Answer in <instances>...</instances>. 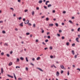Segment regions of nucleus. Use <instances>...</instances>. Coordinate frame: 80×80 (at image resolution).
Here are the masks:
<instances>
[{
    "instance_id": "c756f323",
    "label": "nucleus",
    "mask_w": 80,
    "mask_h": 80,
    "mask_svg": "<svg viewBox=\"0 0 80 80\" xmlns=\"http://www.w3.org/2000/svg\"><path fill=\"white\" fill-rule=\"evenodd\" d=\"M34 14H35V12L34 11H33L32 12V15H34Z\"/></svg>"
},
{
    "instance_id": "7ed1b4c3",
    "label": "nucleus",
    "mask_w": 80,
    "mask_h": 80,
    "mask_svg": "<svg viewBox=\"0 0 80 80\" xmlns=\"http://www.w3.org/2000/svg\"><path fill=\"white\" fill-rule=\"evenodd\" d=\"M37 69H38V70H40V71H41V72H43V70H42V69H41V68H37Z\"/></svg>"
},
{
    "instance_id": "8fccbe9b",
    "label": "nucleus",
    "mask_w": 80,
    "mask_h": 80,
    "mask_svg": "<svg viewBox=\"0 0 80 80\" xmlns=\"http://www.w3.org/2000/svg\"><path fill=\"white\" fill-rule=\"evenodd\" d=\"M19 20H21L22 19V17H20L18 18Z\"/></svg>"
},
{
    "instance_id": "603ef678",
    "label": "nucleus",
    "mask_w": 80,
    "mask_h": 80,
    "mask_svg": "<svg viewBox=\"0 0 80 80\" xmlns=\"http://www.w3.org/2000/svg\"><path fill=\"white\" fill-rule=\"evenodd\" d=\"M12 53H13V51H11L10 52V54H12Z\"/></svg>"
},
{
    "instance_id": "58836bf2",
    "label": "nucleus",
    "mask_w": 80,
    "mask_h": 80,
    "mask_svg": "<svg viewBox=\"0 0 80 80\" xmlns=\"http://www.w3.org/2000/svg\"><path fill=\"white\" fill-rule=\"evenodd\" d=\"M33 27L34 28H35V24H33Z\"/></svg>"
},
{
    "instance_id": "3c124183",
    "label": "nucleus",
    "mask_w": 80,
    "mask_h": 80,
    "mask_svg": "<svg viewBox=\"0 0 80 80\" xmlns=\"http://www.w3.org/2000/svg\"><path fill=\"white\" fill-rule=\"evenodd\" d=\"M48 38H50V36H48Z\"/></svg>"
},
{
    "instance_id": "79ce46f5",
    "label": "nucleus",
    "mask_w": 80,
    "mask_h": 80,
    "mask_svg": "<svg viewBox=\"0 0 80 80\" xmlns=\"http://www.w3.org/2000/svg\"><path fill=\"white\" fill-rule=\"evenodd\" d=\"M18 80H22V78H18Z\"/></svg>"
},
{
    "instance_id": "864d4df0",
    "label": "nucleus",
    "mask_w": 80,
    "mask_h": 80,
    "mask_svg": "<svg viewBox=\"0 0 80 80\" xmlns=\"http://www.w3.org/2000/svg\"><path fill=\"white\" fill-rule=\"evenodd\" d=\"M77 70H79V72H80V69L78 68L77 69Z\"/></svg>"
},
{
    "instance_id": "a211bd4d",
    "label": "nucleus",
    "mask_w": 80,
    "mask_h": 80,
    "mask_svg": "<svg viewBox=\"0 0 80 80\" xmlns=\"http://www.w3.org/2000/svg\"><path fill=\"white\" fill-rule=\"evenodd\" d=\"M40 57H38L37 58V60H40Z\"/></svg>"
},
{
    "instance_id": "338daca9",
    "label": "nucleus",
    "mask_w": 80,
    "mask_h": 80,
    "mask_svg": "<svg viewBox=\"0 0 80 80\" xmlns=\"http://www.w3.org/2000/svg\"><path fill=\"white\" fill-rule=\"evenodd\" d=\"M63 13H66V11H63Z\"/></svg>"
},
{
    "instance_id": "7c9ffc66",
    "label": "nucleus",
    "mask_w": 80,
    "mask_h": 80,
    "mask_svg": "<svg viewBox=\"0 0 80 80\" xmlns=\"http://www.w3.org/2000/svg\"><path fill=\"white\" fill-rule=\"evenodd\" d=\"M66 45L68 46L69 45V42H68L66 43Z\"/></svg>"
},
{
    "instance_id": "0eeeda50",
    "label": "nucleus",
    "mask_w": 80,
    "mask_h": 80,
    "mask_svg": "<svg viewBox=\"0 0 80 80\" xmlns=\"http://www.w3.org/2000/svg\"><path fill=\"white\" fill-rule=\"evenodd\" d=\"M49 2H50L49 1H47L46 2V5H48V3H49Z\"/></svg>"
},
{
    "instance_id": "5fc2aeb1",
    "label": "nucleus",
    "mask_w": 80,
    "mask_h": 80,
    "mask_svg": "<svg viewBox=\"0 0 80 80\" xmlns=\"http://www.w3.org/2000/svg\"><path fill=\"white\" fill-rule=\"evenodd\" d=\"M53 56H50V58H53Z\"/></svg>"
},
{
    "instance_id": "ddd939ff",
    "label": "nucleus",
    "mask_w": 80,
    "mask_h": 80,
    "mask_svg": "<svg viewBox=\"0 0 80 80\" xmlns=\"http://www.w3.org/2000/svg\"><path fill=\"white\" fill-rule=\"evenodd\" d=\"M3 68H1V72L2 73H3Z\"/></svg>"
},
{
    "instance_id": "680f3d73",
    "label": "nucleus",
    "mask_w": 80,
    "mask_h": 80,
    "mask_svg": "<svg viewBox=\"0 0 80 80\" xmlns=\"http://www.w3.org/2000/svg\"><path fill=\"white\" fill-rule=\"evenodd\" d=\"M53 13H55V10H54L52 11Z\"/></svg>"
},
{
    "instance_id": "72a5a7b5",
    "label": "nucleus",
    "mask_w": 80,
    "mask_h": 80,
    "mask_svg": "<svg viewBox=\"0 0 80 80\" xmlns=\"http://www.w3.org/2000/svg\"><path fill=\"white\" fill-rule=\"evenodd\" d=\"M55 25H56V26H57V27H58V23H56L55 24Z\"/></svg>"
},
{
    "instance_id": "f257e3e1",
    "label": "nucleus",
    "mask_w": 80,
    "mask_h": 80,
    "mask_svg": "<svg viewBox=\"0 0 80 80\" xmlns=\"http://www.w3.org/2000/svg\"><path fill=\"white\" fill-rule=\"evenodd\" d=\"M28 23H29V21L28 20H27L25 22H24V23L25 24H28Z\"/></svg>"
},
{
    "instance_id": "c03bdc74",
    "label": "nucleus",
    "mask_w": 80,
    "mask_h": 80,
    "mask_svg": "<svg viewBox=\"0 0 80 80\" xmlns=\"http://www.w3.org/2000/svg\"><path fill=\"white\" fill-rule=\"evenodd\" d=\"M53 66L55 68H57V67H56V66H55V65H54V64H53Z\"/></svg>"
},
{
    "instance_id": "dca6fc26",
    "label": "nucleus",
    "mask_w": 80,
    "mask_h": 80,
    "mask_svg": "<svg viewBox=\"0 0 80 80\" xmlns=\"http://www.w3.org/2000/svg\"><path fill=\"white\" fill-rule=\"evenodd\" d=\"M41 30L42 31V33H44V30H43V29L42 28L41 29Z\"/></svg>"
},
{
    "instance_id": "a18cd8bd",
    "label": "nucleus",
    "mask_w": 80,
    "mask_h": 80,
    "mask_svg": "<svg viewBox=\"0 0 80 80\" xmlns=\"http://www.w3.org/2000/svg\"><path fill=\"white\" fill-rule=\"evenodd\" d=\"M62 30H59V33H61V32H62Z\"/></svg>"
},
{
    "instance_id": "9b49d317",
    "label": "nucleus",
    "mask_w": 80,
    "mask_h": 80,
    "mask_svg": "<svg viewBox=\"0 0 80 80\" xmlns=\"http://www.w3.org/2000/svg\"><path fill=\"white\" fill-rule=\"evenodd\" d=\"M12 64V62H10L9 64V66H11Z\"/></svg>"
},
{
    "instance_id": "a878e982",
    "label": "nucleus",
    "mask_w": 80,
    "mask_h": 80,
    "mask_svg": "<svg viewBox=\"0 0 80 80\" xmlns=\"http://www.w3.org/2000/svg\"><path fill=\"white\" fill-rule=\"evenodd\" d=\"M26 70H27V71L28 70V68L27 67L26 68Z\"/></svg>"
},
{
    "instance_id": "2f4dec72",
    "label": "nucleus",
    "mask_w": 80,
    "mask_h": 80,
    "mask_svg": "<svg viewBox=\"0 0 80 80\" xmlns=\"http://www.w3.org/2000/svg\"><path fill=\"white\" fill-rule=\"evenodd\" d=\"M2 32V33H6V32H5V31H3Z\"/></svg>"
},
{
    "instance_id": "39448f33",
    "label": "nucleus",
    "mask_w": 80,
    "mask_h": 80,
    "mask_svg": "<svg viewBox=\"0 0 80 80\" xmlns=\"http://www.w3.org/2000/svg\"><path fill=\"white\" fill-rule=\"evenodd\" d=\"M76 40L77 42H79V41H78V38H77L76 39Z\"/></svg>"
},
{
    "instance_id": "423d86ee",
    "label": "nucleus",
    "mask_w": 80,
    "mask_h": 80,
    "mask_svg": "<svg viewBox=\"0 0 80 80\" xmlns=\"http://www.w3.org/2000/svg\"><path fill=\"white\" fill-rule=\"evenodd\" d=\"M8 76L9 77H11V78H13V77L12 76H11L8 74Z\"/></svg>"
},
{
    "instance_id": "e2e57ef3",
    "label": "nucleus",
    "mask_w": 80,
    "mask_h": 80,
    "mask_svg": "<svg viewBox=\"0 0 80 80\" xmlns=\"http://www.w3.org/2000/svg\"><path fill=\"white\" fill-rule=\"evenodd\" d=\"M62 25H65V23H62Z\"/></svg>"
},
{
    "instance_id": "cd10ccee",
    "label": "nucleus",
    "mask_w": 80,
    "mask_h": 80,
    "mask_svg": "<svg viewBox=\"0 0 80 80\" xmlns=\"http://www.w3.org/2000/svg\"><path fill=\"white\" fill-rule=\"evenodd\" d=\"M77 55H76L75 56H74V58H77Z\"/></svg>"
},
{
    "instance_id": "de8ad7c7",
    "label": "nucleus",
    "mask_w": 80,
    "mask_h": 80,
    "mask_svg": "<svg viewBox=\"0 0 80 80\" xmlns=\"http://www.w3.org/2000/svg\"><path fill=\"white\" fill-rule=\"evenodd\" d=\"M38 42V39H36V42Z\"/></svg>"
},
{
    "instance_id": "6ab92c4d",
    "label": "nucleus",
    "mask_w": 80,
    "mask_h": 80,
    "mask_svg": "<svg viewBox=\"0 0 80 80\" xmlns=\"http://www.w3.org/2000/svg\"><path fill=\"white\" fill-rule=\"evenodd\" d=\"M42 3V0H40L39 2V3Z\"/></svg>"
},
{
    "instance_id": "1a4fd4ad",
    "label": "nucleus",
    "mask_w": 80,
    "mask_h": 80,
    "mask_svg": "<svg viewBox=\"0 0 80 80\" xmlns=\"http://www.w3.org/2000/svg\"><path fill=\"white\" fill-rule=\"evenodd\" d=\"M23 22H22V23H20V26H21V27H23Z\"/></svg>"
},
{
    "instance_id": "20e7f679",
    "label": "nucleus",
    "mask_w": 80,
    "mask_h": 80,
    "mask_svg": "<svg viewBox=\"0 0 80 80\" xmlns=\"http://www.w3.org/2000/svg\"><path fill=\"white\" fill-rule=\"evenodd\" d=\"M13 75L15 80H17V78L16 77V76H15V73H13Z\"/></svg>"
},
{
    "instance_id": "ea45409f",
    "label": "nucleus",
    "mask_w": 80,
    "mask_h": 80,
    "mask_svg": "<svg viewBox=\"0 0 80 80\" xmlns=\"http://www.w3.org/2000/svg\"><path fill=\"white\" fill-rule=\"evenodd\" d=\"M24 12H28V10L26 9L25 10Z\"/></svg>"
},
{
    "instance_id": "4c0bfd02",
    "label": "nucleus",
    "mask_w": 80,
    "mask_h": 80,
    "mask_svg": "<svg viewBox=\"0 0 80 80\" xmlns=\"http://www.w3.org/2000/svg\"><path fill=\"white\" fill-rule=\"evenodd\" d=\"M42 43L43 45H46V44L45 43V42H42Z\"/></svg>"
},
{
    "instance_id": "4d7b16f0",
    "label": "nucleus",
    "mask_w": 80,
    "mask_h": 80,
    "mask_svg": "<svg viewBox=\"0 0 80 80\" xmlns=\"http://www.w3.org/2000/svg\"><path fill=\"white\" fill-rule=\"evenodd\" d=\"M44 8H45L46 9H47V6H44Z\"/></svg>"
},
{
    "instance_id": "4468645a",
    "label": "nucleus",
    "mask_w": 80,
    "mask_h": 80,
    "mask_svg": "<svg viewBox=\"0 0 80 80\" xmlns=\"http://www.w3.org/2000/svg\"><path fill=\"white\" fill-rule=\"evenodd\" d=\"M72 53L73 55H75V51H74L72 50Z\"/></svg>"
},
{
    "instance_id": "e433bc0d",
    "label": "nucleus",
    "mask_w": 80,
    "mask_h": 80,
    "mask_svg": "<svg viewBox=\"0 0 80 80\" xmlns=\"http://www.w3.org/2000/svg\"><path fill=\"white\" fill-rule=\"evenodd\" d=\"M80 28H78V32H80Z\"/></svg>"
},
{
    "instance_id": "5701e85b",
    "label": "nucleus",
    "mask_w": 80,
    "mask_h": 80,
    "mask_svg": "<svg viewBox=\"0 0 80 80\" xmlns=\"http://www.w3.org/2000/svg\"><path fill=\"white\" fill-rule=\"evenodd\" d=\"M4 46L6 45V46H8V43H5L4 44Z\"/></svg>"
},
{
    "instance_id": "f704fd0d",
    "label": "nucleus",
    "mask_w": 80,
    "mask_h": 80,
    "mask_svg": "<svg viewBox=\"0 0 80 80\" xmlns=\"http://www.w3.org/2000/svg\"><path fill=\"white\" fill-rule=\"evenodd\" d=\"M11 10H12V11H13V10H14V9H13V8H10Z\"/></svg>"
},
{
    "instance_id": "2eb2a0df",
    "label": "nucleus",
    "mask_w": 80,
    "mask_h": 80,
    "mask_svg": "<svg viewBox=\"0 0 80 80\" xmlns=\"http://www.w3.org/2000/svg\"><path fill=\"white\" fill-rule=\"evenodd\" d=\"M52 7V5L51 4L48 5V7L49 8V7Z\"/></svg>"
},
{
    "instance_id": "37998d69",
    "label": "nucleus",
    "mask_w": 80,
    "mask_h": 80,
    "mask_svg": "<svg viewBox=\"0 0 80 80\" xmlns=\"http://www.w3.org/2000/svg\"><path fill=\"white\" fill-rule=\"evenodd\" d=\"M7 55L8 57H10V55L9 54H7Z\"/></svg>"
},
{
    "instance_id": "052dcab7",
    "label": "nucleus",
    "mask_w": 80,
    "mask_h": 80,
    "mask_svg": "<svg viewBox=\"0 0 80 80\" xmlns=\"http://www.w3.org/2000/svg\"><path fill=\"white\" fill-rule=\"evenodd\" d=\"M63 73V71H62L61 72V74H62V73Z\"/></svg>"
},
{
    "instance_id": "f03ea898",
    "label": "nucleus",
    "mask_w": 80,
    "mask_h": 80,
    "mask_svg": "<svg viewBox=\"0 0 80 80\" xmlns=\"http://www.w3.org/2000/svg\"><path fill=\"white\" fill-rule=\"evenodd\" d=\"M60 67L62 69H63V68H64V66H63V65H61Z\"/></svg>"
},
{
    "instance_id": "09e8293b",
    "label": "nucleus",
    "mask_w": 80,
    "mask_h": 80,
    "mask_svg": "<svg viewBox=\"0 0 80 80\" xmlns=\"http://www.w3.org/2000/svg\"><path fill=\"white\" fill-rule=\"evenodd\" d=\"M36 9L37 10H39V8L38 7H37L36 8Z\"/></svg>"
},
{
    "instance_id": "bf43d9fd",
    "label": "nucleus",
    "mask_w": 80,
    "mask_h": 80,
    "mask_svg": "<svg viewBox=\"0 0 80 80\" xmlns=\"http://www.w3.org/2000/svg\"><path fill=\"white\" fill-rule=\"evenodd\" d=\"M47 49H48V48H44V50H47Z\"/></svg>"
},
{
    "instance_id": "bb28decb",
    "label": "nucleus",
    "mask_w": 80,
    "mask_h": 80,
    "mask_svg": "<svg viewBox=\"0 0 80 80\" xmlns=\"http://www.w3.org/2000/svg\"><path fill=\"white\" fill-rule=\"evenodd\" d=\"M29 34H30L29 32L27 33H26V35H29Z\"/></svg>"
},
{
    "instance_id": "6e6d98bb",
    "label": "nucleus",
    "mask_w": 80,
    "mask_h": 80,
    "mask_svg": "<svg viewBox=\"0 0 80 80\" xmlns=\"http://www.w3.org/2000/svg\"><path fill=\"white\" fill-rule=\"evenodd\" d=\"M31 65H32V66H34V64L32 63H31Z\"/></svg>"
},
{
    "instance_id": "774afa93",
    "label": "nucleus",
    "mask_w": 80,
    "mask_h": 80,
    "mask_svg": "<svg viewBox=\"0 0 80 80\" xmlns=\"http://www.w3.org/2000/svg\"><path fill=\"white\" fill-rule=\"evenodd\" d=\"M78 38H80V35H78Z\"/></svg>"
},
{
    "instance_id": "aec40b11",
    "label": "nucleus",
    "mask_w": 80,
    "mask_h": 80,
    "mask_svg": "<svg viewBox=\"0 0 80 80\" xmlns=\"http://www.w3.org/2000/svg\"><path fill=\"white\" fill-rule=\"evenodd\" d=\"M17 62H18L20 61V59H19V58H17Z\"/></svg>"
},
{
    "instance_id": "393cba45",
    "label": "nucleus",
    "mask_w": 80,
    "mask_h": 80,
    "mask_svg": "<svg viewBox=\"0 0 80 80\" xmlns=\"http://www.w3.org/2000/svg\"><path fill=\"white\" fill-rule=\"evenodd\" d=\"M1 55H4V52H2L1 53Z\"/></svg>"
},
{
    "instance_id": "b1692460",
    "label": "nucleus",
    "mask_w": 80,
    "mask_h": 80,
    "mask_svg": "<svg viewBox=\"0 0 80 80\" xmlns=\"http://www.w3.org/2000/svg\"><path fill=\"white\" fill-rule=\"evenodd\" d=\"M62 40H63V39H65V37H64V36H62Z\"/></svg>"
},
{
    "instance_id": "412c9836",
    "label": "nucleus",
    "mask_w": 80,
    "mask_h": 80,
    "mask_svg": "<svg viewBox=\"0 0 80 80\" xmlns=\"http://www.w3.org/2000/svg\"><path fill=\"white\" fill-rule=\"evenodd\" d=\"M20 59L21 60H23V58L22 57L20 58Z\"/></svg>"
},
{
    "instance_id": "49530a36",
    "label": "nucleus",
    "mask_w": 80,
    "mask_h": 80,
    "mask_svg": "<svg viewBox=\"0 0 80 80\" xmlns=\"http://www.w3.org/2000/svg\"><path fill=\"white\" fill-rule=\"evenodd\" d=\"M69 74H70V73H69V71H68V75H69Z\"/></svg>"
},
{
    "instance_id": "13d9d810",
    "label": "nucleus",
    "mask_w": 80,
    "mask_h": 80,
    "mask_svg": "<svg viewBox=\"0 0 80 80\" xmlns=\"http://www.w3.org/2000/svg\"><path fill=\"white\" fill-rule=\"evenodd\" d=\"M28 24L29 25H30V26H31V25H32V24H31L30 23H29Z\"/></svg>"
},
{
    "instance_id": "0e129e2a",
    "label": "nucleus",
    "mask_w": 80,
    "mask_h": 80,
    "mask_svg": "<svg viewBox=\"0 0 80 80\" xmlns=\"http://www.w3.org/2000/svg\"><path fill=\"white\" fill-rule=\"evenodd\" d=\"M30 37H33V35H32V34L30 35Z\"/></svg>"
},
{
    "instance_id": "69168bd1",
    "label": "nucleus",
    "mask_w": 80,
    "mask_h": 80,
    "mask_svg": "<svg viewBox=\"0 0 80 80\" xmlns=\"http://www.w3.org/2000/svg\"><path fill=\"white\" fill-rule=\"evenodd\" d=\"M50 34V32H48L47 33V35H49Z\"/></svg>"
},
{
    "instance_id": "473e14b6",
    "label": "nucleus",
    "mask_w": 80,
    "mask_h": 80,
    "mask_svg": "<svg viewBox=\"0 0 80 80\" xmlns=\"http://www.w3.org/2000/svg\"><path fill=\"white\" fill-rule=\"evenodd\" d=\"M45 42H48V39H46L45 40Z\"/></svg>"
},
{
    "instance_id": "9d476101",
    "label": "nucleus",
    "mask_w": 80,
    "mask_h": 80,
    "mask_svg": "<svg viewBox=\"0 0 80 80\" xmlns=\"http://www.w3.org/2000/svg\"><path fill=\"white\" fill-rule=\"evenodd\" d=\"M49 26L50 27H52V26H53V24H49Z\"/></svg>"
},
{
    "instance_id": "c85d7f7f",
    "label": "nucleus",
    "mask_w": 80,
    "mask_h": 80,
    "mask_svg": "<svg viewBox=\"0 0 80 80\" xmlns=\"http://www.w3.org/2000/svg\"><path fill=\"white\" fill-rule=\"evenodd\" d=\"M75 45V43H73L72 44V47H74Z\"/></svg>"
},
{
    "instance_id": "4be33fe9",
    "label": "nucleus",
    "mask_w": 80,
    "mask_h": 80,
    "mask_svg": "<svg viewBox=\"0 0 80 80\" xmlns=\"http://www.w3.org/2000/svg\"><path fill=\"white\" fill-rule=\"evenodd\" d=\"M46 20L47 21H48V20H49V18H46Z\"/></svg>"
},
{
    "instance_id": "c9c22d12",
    "label": "nucleus",
    "mask_w": 80,
    "mask_h": 80,
    "mask_svg": "<svg viewBox=\"0 0 80 80\" xmlns=\"http://www.w3.org/2000/svg\"><path fill=\"white\" fill-rule=\"evenodd\" d=\"M53 48H52V47L51 46L50 47V50H52V49Z\"/></svg>"
},
{
    "instance_id": "a19ab883",
    "label": "nucleus",
    "mask_w": 80,
    "mask_h": 80,
    "mask_svg": "<svg viewBox=\"0 0 80 80\" xmlns=\"http://www.w3.org/2000/svg\"><path fill=\"white\" fill-rule=\"evenodd\" d=\"M57 36H58V37H60V34H57Z\"/></svg>"
},
{
    "instance_id": "f8f14e48",
    "label": "nucleus",
    "mask_w": 80,
    "mask_h": 80,
    "mask_svg": "<svg viewBox=\"0 0 80 80\" xmlns=\"http://www.w3.org/2000/svg\"><path fill=\"white\" fill-rule=\"evenodd\" d=\"M69 22H70V23H72V24H73V23L72 22V21L71 20L69 21Z\"/></svg>"
},
{
    "instance_id": "6e6552de",
    "label": "nucleus",
    "mask_w": 80,
    "mask_h": 80,
    "mask_svg": "<svg viewBox=\"0 0 80 80\" xmlns=\"http://www.w3.org/2000/svg\"><path fill=\"white\" fill-rule=\"evenodd\" d=\"M59 72H57V77H58V76H59Z\"/></svg>"
},
{
    "instance_id": "f3484780",
    "label": "nucleus",
    "mask_w": 80,
    "mask_h": 80,
    "mask_svg": "<svg viewBox=\"0 0 80 80\" xmlns=\"http://www.w3.org/2000/svg\"><path fill=\"white\" fill-rule=\"evenodd\" d=\"M26 62H28V58L27 57H26Z\"/></svg>"
}]
</instances>
